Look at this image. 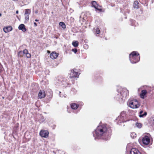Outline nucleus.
Masks as SVG:
<instances>
[{"mask_svg": "<svg viewBox=\"0 0 154 154\" xmlns=\"http://www.w3.org/2000/svg\"><path fill=\"white\" fill-rule=\"evenodd\" d=\"M107 131V128L105 126H98L95 131V134H93L95 139H99L103 135L106 134Z\"/></svg>", "mask_w": 154, "mask_h": 154, "instance_id": "nucleus-1", "label": "nucleus"}, {"mask_svg": "<svg viewBox=\"0 0 154 154\" xmlns=\"http://www.w3.org/2000/svg\"><path fill=\"white\" fill-rule=\"evenodd\" d=\"M139 54H137L136 51H133L129 54V60L132 63H135L138 62L140 58Z\"/></svg>", "mask_w": 154, "mask_h": 154, "instance_id": "nucleus-2", "label": "nucleus"}, {"mask_svg": "<svg viewBox=\"0 0 154 154\" xmlns=\"http://www.w3.org/2000/svg\"><path fill=\"white\" fill-rule=\"evenodd\" d=\"M129 91L126 89H124L122 92L117 95V98H119V97L121 96L119 99L120 101L125 100L126 97L128 95Z\"/></svg>", "mask_w": 154, "mask_h": 154, "instance_id": "nucleus-3", "label": "nucleus"}, {"mask_svg": "<svg viewBox=\"0 0 154 154\" xmlns=\"http://www.w3.org/2000/svg\"><path fill=\"white\" fill-rule=\"evenodd\" d=\"M129 106L132 109H135L139 107L140 104L137 100H133L129 102Z\"/></svg>", "mask_w": 154, "mask_h": 154, "instance_id": "nucleus-4", "label": "nucleus"}, {"mask_svg": "<svg viewBox=\"0 0 154 154\" xmlns=\"http://www.w3.org/2000/svg\"><path fill=\"white\" fill-rule=\"evenodd\" d=\"M70 77L72 78L73 77H78L79 74L76 69H74L71 70V72L69 74Z\"/></svg>", "mask_w": 154, "mask_h": 154, "instance_id": "nucleus-5", "label": "nucleus"}, {"mask_svg": "<svg viewBox=\"0 0 154 154\" xmlns=\"http://www.w3.org/2000/svg\"><path fill=\"white\" fill-rule=\"evenodd\" d=\"M39 134L42 137L47 138L48 137L49 132L47 130H42L40 131Z\"/></svg>", "mask_w": 154, "mask_h": 154, "instance_id": "nucleus-6", "label": "nucleus"}, {"mask_svg": "<svg viewBox=\"0 0 154 154\" xmlns=\"http://www.w3.org/2000/svg\"><path fill=\"white\" fill-rule=\"evenodd\" d=\"M150 139L147 136H145L142 139L143 143L145 145L148 144L150 142Z\"/></svg>", "mask_w": 154, "mask_h": 154, "instance_id": "nucleus-7", "label": "nucleus"}, {"mask_svg": "<svg viewBox=\"0 0 154 154\" xmlns=\"http://www.w3.org/2000/svg\"><path fill=\"white\" fill-rule=\"evenodd\" d=\"M58 56V54L57 53L54 51L52 52L51 54L50 57L52 59H56Z\"/></svg>", "mask_w": 154, "mask_h": 154, "instance_id": "nucleus-8", "label": "nucleus"}, {"mask_svg": "<svg viewBox=\"0 0 154 154\" xmlns=\"http://www.w3.org/2000/svg\"><path fill=\"white\" fill-rule=\"evenodd\" d=\"M45 94L44 91H40L38 94V97L39 98L41 99L45 97Z\"/></svg>", "mask_w": 154, "mask_h": 154, "instance_id": "nucleus-9", "label": "nucleus"}, {"mask_svg": "<svg viewBox=\"0 0 154 154\" xmlns=\"http://www.w3.org/2000/svg\"><path fill=\"white\" fill-rule=\"evenodd\" d=\"M131 154H141L140 152L135 148H132L131 151Z\"/></svg>", "mask_w": 154, "mask_h": 154, "instance_id": "nucleus-10", "label": "nucleus"}, {"mask_svg": "<svg viewBox=\"0 0 154 154\" xmlns=\"http://www.w3.org/2000/svg\"><path fill=\"white\" fill-rule=\"evenodd\" d=\"M12 29V28L11 26H8L3 28V30L5 33H7L11 31Z\"/></svg>", "mask_w": 154, "mask_h": 154, "instance_id": "nucleus-11", "label": "nucleus"}, {"mask_svg": "<svg viewBox=\"0 0 154 154\" xmlns=\"http://www.w3.org/2000/svg\"><path fill=\"white\" fill-rule=\"evenodd\" d=\"M18 29L20 30H22L23 32H25L26 31V29L24 24H22L20 25L18 27Z\"/></svg>", "mask_w": 154, "mask_h": 154, "instance_id": "nucleus-12", "label": "nucleus"}, {"mask_svg": "<svg viewBox=\"0 0 154 154\" xmlns=\"http://www.w3.org/2000/svg\"><path fill=\"white\" fill-rule=\"evenodd\" d=\"M92 6H93L95 9L99 11H101V9H100L97 8V2L96 1H92Z\"/></svg>", "mask_w": 154, "mask_h": 154, "instance_id": "nucleus-13", "label": "nucleus"}, {"mask_svg": "<svg viewBox=\"0 0 154 154\" xmlns=\"http://www.w3.org/2000/svg\"><path fill=\"white\" fill-rule=\"evenodd\" d=\"M143 111L141 110L139 112V116L140 117H144L146 116L147 115V113L146 112H145L143 113Z\"/></svg>", "mask_w": 154, "mask_h": 154, "instance_id": "nucleus-14", "label": "nucleus"}, {"mask_svg": "<svg viewBox=\"0 0 154 154\" xmlns=\"http://www.w3.org/2000/svg\"><path fill=\"white\" fill-rule=\"evenodd\" d=\"M146 93V91L145 90H143L141 91V92L140 94V96L141 98H144V96Z\"/></svg>", "mask_w": 154, "mask_h": 154, "instance_id": "nucleus-15", "label": "nucleus"}, {"mask_svg": "<svg viewBox=\"0 0 154 154\" xmlns=\"http://www.w3.org/2000/svg\"><path fill=\"white\" fill-rule=\"evenodd\" d=\"M79 105L75 103H72L71 104V107L72 109H75L78 108Z\"/></svg>", "mask_w": 154, "mask_h": 154, "instance_id": "nucleus-16", "label": "nucleus"}, {"mask_svg": "<svg viewBox=\"0 0 154 154\" xmlns=\"http://www.w3.org/2000/svg\"><path fill=\"white\" fill-rule=\"evenodd\" d=\"M31 13L30 9H27L25 10V13L24 15H29Z\"/></svg>", "mask_w": 154, "mask_h": 154, "instance_id": "nucleus-17", "label": "nucleus"}, {"mask_svg": "<svg viewBox=\"0 0 154 154\" xmlns=\"http://www.w3.org/2000/svg\"><path fill=\"white\" fill-rule=\"evenodd\" d=\"M139 3L137 1H135L134 2L133 4V7L134 8H138V4Z\"/></svg>", "mask_w": 154, "mask_h": 154, "instance_id": "nucleus-18", "label": "nucleus"}, {"mask_svg": "<svg viewBox=\"0 0 154 154\" xmlns=\"http://www.w3.org/2000/svg\"><path fill=\"white\" fill-rule=\"evenodd\" d=\"M72 45L75 47H77L79 45V42L77 41H74L72 43Z\"/></svg>", "mask_w": 154, "mask_h": 154, "instance_id": "nucleus-19", "label": "nucleus"}, {"mask_svg": "<svg viewBox=\"0 0 154 154\" xmlns=\"http://www.w3.org/2000/svg\"><path fill=\"white\" fill-rule=\"evenodd\" d=\"M59 25L61 26L63 29L66 28V26L65 23L62 22H60L59 23Z\"/></svg>", "mask_w": 154, "mask_h": 154, "instance_id": "nucleus-20", "label": "nucleus"}, {"mask_svg": "<svg viewBox=\"0 0 154 154\" xmlns=\"http://www.w3.org/2000/svg\"><path fill=\"white\" fill-rule=\"evenodd\" d=\"M131 137L132 138H134L136 137V135L134 132L132 133L130 135Z\"/></svg>", "mask_w": 154, "mask_h": 154, "instance_id": "nucleus-21", "label": "nucleus"}, {"mask_svg": "<svg viewBox=\"0 0 154 154\" xmlns=\"http://www.w3.org/2000/svg\"><path fill=\"white\" fill-rule=\"evenodd\" d=\"M136 125L137 127H138L139 128H140L142 127L141 124L140 123H136Z\"/></svg>", "mask_w": 154, "mask_h": 154, "instance_id": "nucleus-22", "label": "nucleus"}, {"mask_svg": "<svg viewBox=\"0 0 154 154\" xmlns=\"http://www.w3.org/2000/svg\"><path fill=\"white\" fill-rule=\"evenodd\" d=\"M18 56L21 57L23 56V55L24 54L23 52L22 51H20L18 52Z\"/></svg>", "mask_w": 154, "mask_h": 154, "instance_id": "nucleus-23", "label": "nucleus"}, {"mask_svg": "<svg viewBox=\"0 0 154 154\" xmlns=\"http://www.w3.org/2000/svg\"><path fill=\"white\" fill-rule=\"evenodd\" d=\"M100 32V30L98 28H97L96 30V33L97 34L99 33Z\"/></svg>", "mask_w": 154, "mask_h": 154, "instance_id": "nucleus-24", "label": "nucleus"}, {"mask_svg": "<svg viewBox=\"0 0 154 154\" xmlns=\"http://www.w3.org/2000/svg\"><path fill=\"white\" fill-rule=\"evenodd\" d=\"M25 19L26 20H29V15H25Z\"/></svg>", "mask_w": 154, "mask_h": 154, "instance_id": "nucleus-25", "label": "nucleus"}, {"mask_svg": "<svg viewBox=\"0 0 154 154\" xmlns=\"http://www.w3.org/2000/svg\"><path fill=\"white\" fill-rule=\"evenodd\" d=\"M26 57L28 58H30L31 57L30 54L28 53L26 54Z\"/></svg>", "mask_w": 154, "mask_h": 154, "instance_id": "nucleus-26", "label": "nucleus"}, {"mask_svg": "<svg viewBox=\"0 0 154 154\" xmlns=\"http://www.w3.org/2000/svg\"><path fill=\"white\" fill-rule=\"evenodd\" d=\"M23 53L24 54H26L28 53V50L26 49H25L23 50Z\"/></svg>", "mask_w": 154, "mask_h": 154, "instance_id": "nucleus-27", "label": "nucleus"}, {"mask_svg": "<svg viewBox=\"0 0 154 154\" xmlns=\"http://www.w3.org/2000/svg\"><path fill=\"white\" fill-rule=\"evenodd\" d=\"M72 51L74 52L75 53H76L77 51V49H72Z\"/></svg>", "mask_w": 154, "mask_h": 154, "instance_id": "nucleus-28", "label": "nucleus"}, {"mask_svg": "<svg viewBox=\"0 0 154 154\" xmlns=\"http://www.w3.org/2000/svg\"><path fill=\"white\" fill-rule=\"evenodd\" d=\"M34 26H37V23H36L35 22H34Z\"/></svg>", "mask_w": 154, "mask_h": 154, "instance_id": "nucleus-29", "label": "nucleus"}, {"mask_svg": "<svg viewBox=\"0 0 154 154\" xmlns=\"http://www.w3.org/2000/svg\"><path fill=\"white\" fill-rule=\"evenodd\" d=\"M35 21L36 22H38V21L39 20H37V19H35Z\"/></svg>", "mask_w": 154, "mask_h": 154, "instance_id": "nucleus-30", "label": "nucleus"}, {"mask_svg": "<svg viewBox=\"0 0 154 154\" xmlns=\"http://www.w3.org/2000/svg\"><path fill=\"white\" fill-rule=\"evenodd\" d=\"M16 13L17 14H18V11H16Z\"/></svg>", "mask_w": 154, "mask_h": 154, "instance_id": "nucleus-31", "label": "nucleus"}, {"mask_svg": "<svg viewBox=\"0 0 154 154\" xmlns=\"http://www.w3.org/2000/svg\"><path fill=\"white\" fill-rule=\"evenodd\" d=\"M153 125H154V118H153Z\"/></svg>", "mask_w": 154, "mask_h": 154, "instance_id": "nucleus-32", "label": "nucleus"}, {"mask_svg": "<svg viewBox=\"0 0 154 154\" xmlns=\"http://www.w3.org/2000/svg\"><path fill=\"white\" fill-rule=\"evenodd\" d=\"M2 15L1 14H0V17Z\"/></svg>", "mask_w": 154, "mask_h": 154, "instance_id": "nucleus-33", "label": "nucleus"}, {"mask_svg": "<svg viewBox=\"0 0 154 154\" xmlns=\"http://www.w3.org/2000/svg\"><path fill=\"white\" fill-rule=\"evenodd\" d=\"M37 12H37V11H36V12H35V13H37Z\"/></svg>", "mask_w": 154, "mask_h": 154, "instance_id": "nucleus-34", "label": "nucleus"}, {"mask_svg": "<svg viewBox=\"0 0 154 154\" xmlns=\"http://www.w3.org/2000/svg\"><path fill=\"white\" fill-rule=\"evenodd\" d=\"M48 51V52H49V51Z\"/></svg>", "mask_w": 154, "mask_h": 154, "instance_id": "nucleus-35", "label": "nucleus"}]
</instances>
